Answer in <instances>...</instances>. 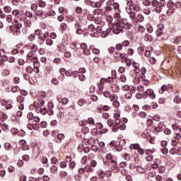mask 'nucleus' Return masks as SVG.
I'll return each mask as SVG.
<instances>
[{
  "instance_id": "nucleus-1",
  "label": "nucleus",
  "mask_w": 181,
  "mask_h": 181,
  "mask_svg": "<svg viewBox=\"0 0 181 181\" xmlns=\"http://www.w3.org/2000/svg\"><path fill=\"white\" fill-rule=\"evenodd\" d=\"M114 157L112 154L108 153L105 155V158L103 159V163L105 166H110L112 160H114Z\"/></svg>"
},
{
  "instance_id": "nucleus-2",
  "label": "nucleus",
  "mask_w": 181,
  "mask_h": 181,
  "mask_svg": "<svg viewBox=\"0 0 181 181\" xmlns=\"http://www.w3.org/2000/svg\"><path fill=\"white\" fill-rule=\"evenodd\" d=\"M124 30L121 25V21H117L115 23V28L113 29V33L115 35H119Z\"/></svg>"
},
{
  "instance_id": "nucleus-3",
  "label": "nucleus",
  "mask_w": 181,
  "mask_h": 181,
  "mask_svg": "<svg viewBox=\"0 0 181 181\" xmlns=\"http://www.w3.org/2000/svg\"><path fill=\"white\" fill-rule=\"evenodd\" d=\"M144 97L145 98H151V100H155L156 98V95L155 94V92H153V89H146V90L144 92Z\"/></svg>"
},
{
  "instance_id": "nucleus-4",
  "label": "nucleus",
  "mask_w": 181,
  "mask_h": 181,
  "mask_svg": "<svg viewBox=\"0 0 181 181\" xmlns=\"http://www.w3.org/2000/svg\"><path fill=\"white\" fill-rule=\"evenodd\" d=\"M110 165L111 166V170H112V172H115V173H117V172H119V167L118 166V163L115 160H112Z\"/></svg>"
},
{
  "instance_id": "nucleus-5",
  "label": "nucleus",
  "mask_w": 181,
  "mask_h": 181,
  "mask_svg": "<svg viewBox=\"0 0 181 181\" xmlns=\"http://www.w3.org/2000/svg\"><path fill=\"white\" fill-rule=\"evenodd\" d=\"M170 155L181 156V147H173L169 151Z\"/></svg>"
},
{
  "instance_id": "nucleus-6",
  "label": "nucleus",
  "mask_w": 181,
  "mask_h": 181,
  "mask_svg": "<svg viewBox=\"0 0 181 181\" xmlns=\"http://www.w3.org/2000/svg\"><path fill=\"white\" fill-rule=\"evenodd\" d=\"M160 7L159 1L158 0H153L151 1V10L153 12H156L158 13V9Z\"/></svg>"
},
{
  "instance_id": "nucleus-7",
  "label": "nucleus",
  "mask_w": 181,
  "mask_h": 181,
  "mask_svg": "<svg viewBox=\"0 0 181 181\" xmlns=\"http://www.w3.org/2000/svg\"><path fill=\"white\" fill-rule=\"evenodd\" d=\"M168 1L166 0H160V2H158L160 7L157 9V13H160L162 12V8L167 5Z\"/></svg>"
},
{
  "instance_id": "nucleus-8",
  "label": "nucleus",
  "mask_w": 181,
  "mask_h": 181,
  "mask_svg": "<svg viewBox=\"0 0 181 181\" xmlns=\"http://www.w3.org/2000/svg\"><path fill=\"white\" fill-rule=\"evenodd\" d=\"M121 25L122 29H126L127 30H129L131 29V28H132V25L130 23H124V22H121Z\"/></svg>"
},
{
  "instance_id": "nucleus-9",
  "label": "nucleus",
  "mask_w": 181,
  "mask_h": 181,
  "mask_svg": "<svg viewBox=\"0 0 181 181\" xmlns=\"http://www.w3.org/2000/svg\"><path fill=\"white\" fill-rule=\"evenodd\" d=\"M112 6L116 12V13H121V9H119V4L113 1Z\"/></svg>"
},
{
  "instance_id": "nucleus-10",
  "label": "nucleus",
  "mask_w": 181,
  "mask_h": 181,
  "mask_svg": "<svg viewBox=\"0 0 181 181\" xmlns=\"http://www.w3.org/2000/svg\"><path fill=\"white\" fill-rule=\"evenodd\" d=\"M167 8H169L170 9H173V11H175V2L172 0L167 1Z\"/></svg>"
},
{
  "instance_id": "nucleus-11",
  "label": "nucleus",
  "mask_w": 181,
  "mask_h": 181,
  "mask_svg": "<svg viewBox=\"0 0 181 181\" xmlns=\"http://www.w3.org/2000/svg\"><path fill=\"white\" fill-rule=\"evenodd\" d=\"M114 118L115 119V124L119 125L121 124V115L118 113L114 115Z\"/></svg>"
},
{
  "instance_id": "nucleus-12",
  "label": "nucleus",
  "mask_w": 181,
  "mask_h": 181,
  "mask_svg": "<svg viewBox=\"0 0 181 181\" xmlns=\"http://www.w3.org/2000/svg\"><path fill=\"white\" fill-rule=\"evenodd\" d=\"M111 88H112V90L113 91V93L119 92V86H118V84H116V83L112 84Z\"/></svg>"
},
{
  "instance_id": "nucleus-13",
  "label": "nucleus",
  "mask_w": 181,
  "mask_h": 181,
  "mask_svg": "<svg viewBox=\"0 0 181 181\" xmlns=\"http://www.w3.org/2000/svg\"><path fill=\"white\" fill-rule=\"evenodd\" d=\"M98 179H100L101 180H103V179H105V172H104V170H99L98 171Z\"/></svg>"
},
{
  "instance_id": "nucleus-14",
  "label": "nucleus",
  "mask_w": 181,
  "mask_h": 181,
  "mask_svg": "<svg viewBox=\"0 0 181 181\" xmlns=\"http://www.w3.org/2000/svg\"><path fill=\"white\" fill-rule=\"evenodd\" d=\"M66 69L64 68H61L59 69V73L62 75V77H59V80H61V81H63V80H64V74H66Z\"/></svg>"
},
{
  "instance_id": "nucleus-15",
  "label": "nucleus",
  "mask_w": 181,
  "mask_h": 181,
  "mask_svg": "<svg viewBox=\"0 0 181 181\" xmlns=\"http://www.w3.org/2000/svg\"><path fill=\"white\" fill-rule=\"evenodd\" d=\"M144 39L146 42H152V40H153V37L152 36V35L146 33L144 35Z\"/></svg>"
},
{
  "instance_id": "nucleus-16",
  "label": "nucleus",
  "mask_w": 181,
  "mask_h": 181,
  "mask_svg": "<svg viewBox=\"0 0 181 181\" xmlns=\"http://www.w3.org/2000/svg\"><path fill=\"white\" fill-rule=\"evenodd\" d=\"M133 66L134 67V73L138 74L141 72V69H139V64L134 62L133 64Z\"/></svg>"
},
{
  "instance_id": "nucleus-17",
  "label": "nucleus",
  "mask_w": 181,
  "mask_h": 181,
  "mask_svg": "<svg viewBox=\"0 0 181 181\" xmlns=\"http://www.w3.org/2000/svg\"><path fill=\"white\" fill-rule=\"evenodd\" d=\"M155 131L157 132H162V131H163V124L162 122L158 123V126L155 127Z\"/></svg>"
},
{
  "instance_id": "nucleus-18",
  "label": "nucleus",
  "mask_w": 181,
  "mask_h": 181,
  "mask_svg": "<svg viewBox=\"0 0 181 181\" xmlns=\"http://www.w3.org/2000/svg\"><path fill=\"white\" fill-rule=\"evenodd\" d=\"M113 56L117 62H121V52L117 51Z\"/></svg>"
},
{
  "instance_id": "nucleus-19",
  "label": "nucleus",
  "mask_w": 181,
  "mask_h": 181,
  "mask_svg": "<svg viewBox=\"0 0 181 181\" xmlns=\"http://www.w3.org/2000/svg\"><path fill=\"white\" fill-rule=\"evenodd\" d=\"M156 35L159 37L160 36H162L163 35V25H162V28H158L156 32Z\"/></svg>"
},
{
  "instance_id": "nucleus-20",
  "label": "nucleus",
  "mask_w": 181,
  "mask_h": 181,
  "mask_svg": "<svg viewBox=\"0 0 181 181\" xmlns=\"http://www.w3.org/2000/svg\"><path fill=\"white\" fill-rule=\"evenodd\" d=\"M128 14L129 15L130 19H132L133 21L136 19V13L134 11H129Z\"/></svg>"
},
{
  "instance_id": "nucleus-21",
  "label": "nucleus",
  "mask_w": 181,
  "mask_h": 181,
  "mask_svg": "<svg viewBox=\"0 0 181 181\" xmlns=\"http://www.w3.org/2000/svg\"><path fill=\"white\" fill-rule=\"evenodd\" d=\"M11 30H13V35H16L18 36V35H21V30L19 28H16V27H13Z\"/></svg>"
},
{
  "instance_id": "nucleus-22",
  "label": "nucleus",
  "mask_w": 181,
  "mask_h": 181,
  "mask_svg": "<svg viewBox=\"0 0 181 181\" xmlns=\"http://www.w3.org/2000/svg\"><path fill=\"white\" fill-rule=\"evenodd\" d=\"M85 170H86L88 173H93V172H94V169L93 168V167H91V165H86L85 167Z\"/></svg>"
},
{
  "instance_id": "nucleus-23",
  "label": "nucleus",
  "mask_w": 181,
  "mask_h": 181,
  "mask_svg": "<svg viewBox=\"0 0 181 181\" xmlns=\"http://www.w3.org/2000/svg\"><path fill=\"white\" fill-rule=\"evenodd\" d=\"M110 99L112 101V103H115V101H118V96L115 94H112Z\"/></svg>"
},
{
  "instance_id": "nucleus-24",
  "label": "nucleus",
  "mask_w": 181,
  "mask_h": 181,
  "mask_svg": "<svg viewBox=\"0 0 181 181\" xmlns=\"http://www.w3.org/2000/svg\"><path fill=\"white\" fill-rule=\"evenodd\" d=\"M98 89L97 90L98 94H103V89L104 88V86L103 84L98 85Z\"/></svg>"
},
{
  "instance_id": "nucleus-25",
  "label": "nucleus",
  "mask_w": 181,
  "mask_h": 181,
  "mask_svg": "<svg viewBox=\"0 0 181 181\" xmlns=\"http://www.w3.org/2000/svg\"><path fill=\"white\" fill-rule=\"evenodd\" d=\"M87 104V101H86V100H84L83 98L80 99L78 101V105H79L80 107H83V105Z\"/></svg>"
},
{
  "instance_id": "nucleus-26",
  "label": "nucleus",
  "mask_w": 181,
  "mask_h": 181,
  "mask_svg": "<svg viewBox=\"0 0 181 181\" xmlns=\"http://www.w3.org/2000/svg\"><path fill=\"white\" fill-rule=\"evenodd\" d=\"M164 91H168V85H163L159 93H160V94H163Z\"/></svg>"
},
{
  "instance_id": "nucleus-27",
  "label": "nucleus",
  "mask_w": 181,
  "mask_h": 181,
  "mask_svg": "<svg viewBox=\"0 0 181 181\" xmlns=\"http://www.w3.org/2000/svg\"><path fill=\"white\" fill-rule=\"evenodd\" d=\"M127 6H130L134 8V5L136 4L135 2H134L132 0H127L126 2Z\"/></svg>"
},
{
  "instance_id": "nucleus-28",
  "label": "nucleus",
  "mask_w": 181,
  "mask_h": 181,
  "mask_svg": "<svg viewBox=\"0 0 181 181\" xmlns=\"http://www.w3.org/2000/svg\"><path fill=\"white\" fill-rule=\"evenodd\" d=\"M132 9L135 12H139V11H141V6H139V4H136L134 6L132 7Z\"/></svg>"
},
{
  "instance_id": "nucleus-29",
  "label": "nucleus",
  "mask_w": 181,
  "mask_h": 181,
  "mask_svg": "<svg viewBox=\"0 0 181 181\" xmlns=\"http://www.w3.org/2000/svg\"><path fill=\"white\" fill-rule=\"evenodd\" d=\"M0 128H2L4 131H8V129H9V126L6 124L0 123Z\"/></svg>"
},
{
  "instance_id": "nucleus-30",
  "label": "nucleus",
  "mask_w": 181,
  "mask_h": 181,
  "mask_svg": "<svg viewBox=\"0 0 181 181\" xmlns=\"http://www.w3.org/2000/svg\"><path fill=\"white\" fill-rule=\"evenodd\" d=\"M0 119L2 122H4V121H6L8 119V115H6V114L3 113L1 116H0Z\"/></svg>"
},
{
  "instance_id": "nucleus-31",
  "label": "nucleus",
  "mask_w": 181,
  "mask_h": 181,
  "mask_svg": "<svg viewBox=\"0 0 181 181\" xmlns=\"http://www.w3.org/2000/svg\"><path fill=\"white\" fill-rule=\"evenodd\" d=\"M136 98L138 99V100H141V98H145V93L144 92L143 93H136Z\"/></svg>"
},
{
  "instance_id": "nucleus-32",
  "label": "nucleus",
  "mask_w": 181,
  "mask_h": 181,
  "mask_svg": "<svg viewBox=\"0 0 181 181\" xmlns=\"http://www.w3.org/2000/svg\"><path fill=\"white\" fill-rule=\"evenodd\" d=\"M141 147L139 146V144H132L130 146V149H136V150H139Z\"/></svg>"
},
{
  "instance_id": "nucleus-33",
  "label": "nucleus",
  "mask_w": 181,
  "mask_h": 181,
  "mask_svg": "<svg viewBox=\"0 0 181 181\" xmlns=\"http://www.w3.org/2000/svg\"><path fill=\"white\" fill-rule=\"evenodd\" d=\"M37 105L40 107H43L45 105V100L39 99L37 102Z\"/></svg>"
},
{
  "instance_id": "nucleus-34",
  "label": "nucleus",
  "mask_w": 181,
  "mask_h": 181,
  "mask_svg": "<svg viewBox=\"0 0 181 181\" xmlns=\"http://www.w3.org/2000/svg\"><path fill=\"white\" fill-rule=\"evenodd\" d=\"M4 147L6 151H11V149H12V145L9 143H5Z\"/></svg>"
},
{
  "instance_id": "nucleus-35",
  "label": "nucleus",
  "mask_w": 181,
  "mask_h": 181,
  "mask_svg": "<svg viewBox=\"0 0 181 181\" xmlns=\"http://www.w3.org/2000/svg\"><path fill=\"white\" fill-rule=\"evenodd\" d=\"M4 12H6V13H11V11H12V8H11V6H6L4 8Z\"/></svg>"
},
{
  "instance_id": "nucleus-36",
  "label": "nucleus",
  "mask_w": 181,
  "mask_h": 181,
  "mask_svg": "<svg viewBox=\"0 0 181 181\" xmlns=\"http://www.w3.org/2000/svg\"><path fill=\"white\" fill-rule=\"evenodd\" d=\"M103 95L106 98H110V97L112 95V94H111V93L110 91L107 90L103 93Z\"/></svg>"
},
{
  "instance_id": "nucleus-37",
  "label": "nucleus",
  "mask_w": 181,
  "mask_h": 181,
  "mask_svg": "<svg viewBox=\"0 0 181 181\" xmlns=\"http://www.w3.org/2000/svg\"><path fill=\"white\" fill-rule=\"evenodd\" d=\"M13 28L21 30L22 28V23H18V24H16V25L10 27L11 29H13Z\"/></svg>"
},
{
  "instance_id": "nucleus-38",
  "label": "nucleus",
  "mask_w": 181,
  "mask_h": 181,
  "mask_svg": "<svg viewBox=\"0 0 181 181\" xmlns=\"http://www.w3.org/2000/svg\"><path fill=\"white\" fill-rule=\"evenodd\" d=\"M35 15H36L37 16H40V18H42V16H43V11L42 10H37L35 13Z\"/></svg>"
},
{
  "instance_id": "nucleus-39",
  "label": "nucleus",
  "mask_w": 181,
  "mask_h": 181,
  "mask_svg": "<svg viewBox=\"0 0 181 181\" xmlns=\"http://www.w3.org/2000/svg\"><path fill=\"white\" fill-rule=\"evenodd\" d=\"M50 172L52 173H57V166L56 165H52L51 168H50Z\"/></svg>"
},
{
  "instance_id": "nucleus-40",
  "label": "nucleus",
  "mask_w": 181,
  "mask_h": 181,
  "mask_svg": "<svg viewBox=\"0 0 181 181\" xmlns=\"http://www.w3.org/2000/svg\"><path fill=\"white\" fill-rule=\"evenodd\" d=\"M136 19L139 21V22H144L145 18L142 16V14H138Z\"/></svg>"
},
{
  "instance_id": "nucleus-41",
  "label": "nucleus",
  "mask_w": 181,
  "mask_h": 181,
  "mask_svg": "<svg viewBox=\"0 0 181 181\" xmlns=\"http://www.w3.org/2000/svg\"><path fill=\"white\" fill-rule=\"evenodd\" d=\"M156 163L151 165V169H158L159 168V164H158V159L155 160Z\"/></svg>"
},
{
  "instance_id": "nucleus-42",
  "label": "nucleus",
  "mask_w": 181,
  "mask_h": 181,
  "mask_svg": "<svg viewBox=\"0 0 181 181\" xmlns=\"http://www.w3.org/2000/svg\"><path fill=\"white\" fill-rule=\"evenodd\" d=\"M123 158L125 160L128 161L131 159V154L126 153L123 155Z\"/></svg>"
},
{
  "instance_id": "nucleus-43",
  "label": "nucleus",
  "mask_w": 181,
  "mask_h": 181,
  "mask_svg": "<svg viewBox=\"0 0 181 181\" xmlns=\"http://www.w3.org/2000/svg\"><path fill=\"white\" fill-rule=\"evenodd\" d=\"M146 125L148 127H152V125H153V120H152V119H148L146 122Z\"/></svg>"
},
{
  "instance_id": "nucleus-44",
  "label": "nucleus",
  "mask_w": 181,
  "mask_h": 181,
  "mask_svg": "<svg viewBox=\"0 0 181 181\" xmlns=\"http://www.w3.org/2000/svg\"><path fill=\"white\" fill-rule=\"evenodd\" d=\"M24 25L26 26V28H30V26H32V22H30L29 20H25L24 21Z\"/></svg>"
},
{
  "instance_id": "nucleus-45",
  "label": "nucleus",
  "mask_w": 181,
  "mask_h": 181,
  "mask_svg": "<svg viewBox=\"0 0 181 181\" xmlns=\"http://www.w3.org/2000/svg\"><path fill=\"white\" fill-rule=\"evenodd\" d=\"M30 9L31 11H33V12H36L37 11V4H32Z\"/></svg>"
},
{
  "instance_id": "nucleus-46",
  "label": "nucleus",
  "mask_w": 181,
  "mask_h": 181,
  "mask_svg": "<svg viewBox=\"0 0 181 181\" xmlns=\"http://www.w3.org/2000/svg\"><path fill=\"white\" fill-rule=\"evenodd\" d=\"M119 124H117L115 123V124L112 127V132H118V129H119V127L118 126Z\"/></svg>"
},
{
  "instance_id": "nucleus-47",
  "label": "nucleus",
  "mask_w": 181,
  "mask_h": 181,
  "mask_svg": "<svg viewBox=\"0 0 181 181\" xmlns=\"http://www.w3.org/2000/svg\"><path fill=\"white\" fill-rule=\"evenodd\" d=\"M120 173L121 175H122V176H127V173H128V170L125 169V168H122L120 170Z\"/></svg>"
},
{
  "instance_id": "nucleus-48",
  "label": "nucleus",
  "mask_w": 181,
  "mask_h": 181,
  "mask_svg": "<svg viewBox=\"0 0 181 181\" xmlns=\"http://www.w3.org/2000/svg\"><path fill=\"white\" fill-rule=\"evenodd\" d=\"M151 4H152V2H151V1L149 0H145L143 2V5H144V6H151Z\"/></svg>"
},
{
  "instance_id": "nucleus-49",
  "label": "nucleus",
  "mask_w": 181,
  "mask_h": 181,
  "mask_svg": "<svg viewBox=\"0 0 181 181\" xmlns=\"http://www.w3.org/2000/svg\"><path fill=\"white\" fill-rule=\"evenodd\" d=\"M111 77L114 79L117 78V71L114 69L111 71Z\"/></svg>"
},
{
  "instance_id": "nucleus-50",
  "label": "nucleus",
  "mask_w": 181,
  "mask_h": 181,
  "mask_svg": "<svg viewBox=\"0 0 181 181\" xmlns=\"http://www.w3.org/2000/svg\"><path fill=\"white\" fill-rule=\"evenodd\" d=\"M180 96H175V98H174V103H176V104H180Z\"/></svg>"
},
{
  "instance_id": "nucleus-51",
  "label": "nucleus",
  "mask_w": 181,
  "mask_h": 181,
  "mask_svg": "<svg viewBox=\"0 0 181 181\" xmlns=\"http://www.w3.org/2000/svg\"><path fill=\"white\" fill-rule=\"evenodd\" d=\"M43 33L42 32V30L40 29H37V30H35V35H36V36H40V35H42Z\"/></svg>"
},
{
  "instance_id": "nucleus-52",
  "label": "nucleus",
  "mask_w": 181,
  "mask_h": 181,
  "mask_svg": "<svg viewBox=\"0 0 181 181\" xmlns=\"http://www.w3.org/2000/svg\"><path fill=\"white\" fill-rule=\"evenodd\" d=\"M17 101H18V103H23V102L25 101V98H23V97L19 95V96H18V98H17Z\"/></svg>"
},
{
  "instance_id": "nucleus-53",
  "label": "nucleus",
  "mask_w": 181,
  "mask_h": 181,
  "mask_svg": "<svg viewBox=\"0 0 181 181\" xmlns=\"http://www.w3.org/2000/svg\"><path fill=\"white\" fill-rule=\"evenodd\" d=\"M60 28L62 30H66V29H67V24H66L65 23H62L60 25Z\"/></svg>"
},
{
  "instance_id": "nucleus-54",
  "label": "nucleus",
  "mask_w": 181,
  "mask_h": 181,
  "mask_svg": "<svg viewBox=\"0 0 181 181\" xmlns=\"http://www.w3.org/2000/svg\"><path fill=\"white\" fill-rule=\"evenodd\" d=\"M90 99L92 100V101L97 102V101H98V96H97V95H95L94 94L91 95Z\"/></svg>"
},
{
  "instance_id": "nucleus-55",
  "label": "nucleus",
  "mask_w": 181,
  "mask_h": 181,
  "mask_svg": "<svg viewBox=\"0 0 181 181\" xmlns=\"http://www.w3.org/2000/svg\"><path fill=\"white\" fill-rule=\"evenodd\" d=\"M119 168H122V169H124V168H127V162L123 161L122 163H119Z\"/></svg>"
},
{
  "instance_id": "nucleus-56",
  "label": "nucleus",
  "mask_w": 181,
  "mask_h": 181,
  "mask_svg": "<svg viewBox=\"0 0 181 181\" xmlns=\"http://www.w3.org/2000/svg\"><path fill=\"white\" fill-rule=\"evenodd\" d=\"M69 168L71 169H74V168H76V161H70Z\"/></svg>"
},
{
  "instance_id": "nucleus-57",
  "label": "nucleus",
  "mask_w": 181,
  "mask_h": 181,
  "mask_svg": "<svg viewBox=\"0 0 181 181\" xmlns=\"http://www.w3.org/2000/svg\"><path fill=\"white\" fill-rule=\"evenodd\" d=\"M97 161L95 160H93L92 161H90V165L91 166V168H95V166H97Z\"/></svg>"
},
{
  "instance_id": "nucleus-58",
  "label": "nucleus",
  "mask_w": 181,
  "mask_h": 181,
  "mask_svg": "<svg viewBox=\"0 0 181 181\" xmlns=\"http://www.w3.org/2000/svg\"><path fill=\"white\" fill-rule=\"evenodd\" d=\"M130 44L129 40H124L122 43V46H123L124 47H128V45Z\"/></svg>"
},
{
  "instance_id": "nucleus-59",
  "label": "nucleus",
  "mask_w": 181,
  "mask_h": 181,
  "mask_svg": "<svg viewBox=\"0 0 181 181\" xmlns=\"http://www.w3.org/2000/svg\"><path fill=\"white\" fill-rule=\"evenodd\" d=\"M158 172L159 173H163V172H165V166L160 165L158 167Z\"/></svg>"
},
{
  "instance_id": "nucleus-60",
  "label": "nucleus",
  "mask_w": 181,
  "mask_h": 181,
  "mask_svg": "<svg viewBox=\"0 0 181 181\" xmlns=\"http://www.w3.org/2000/svg\"><path fill=\"white\" fill-rule=\"evenodd\" d=\"M139 117L140 118H145L146 117V112H140L139 113Z\"/></svg>"
},
{
  "instance_id": "nucleus-61",
  "label": "nucleus",
  "mask_w": 181,
  "mask_h": 181,
  "mask_svg": "<svg viewBox=\"0 0 181 181\" xmlns=\"http://www.w3.org/2000/svg\"><path fill=\"white\" fill-rule=\"evenodd\" d=\"M147 162H152L153 160V156H148L146 158Z\"/></svg>"
},
{
  "instance_id": "nucleus-62",
  "label": "nucleus",
  "mask_w": 181,
  "mask_h": 181,
  "mask_svg": "<svg viewBox=\"0 0 181 181\" xmlns=\"http://www.w3.org/2000/svg\"><path fill=\"white\" fill-rule=\"evenodd\" d=\"M93 53L94 54H100V49H98V48H93V50H92Z\"/></svg>"
},
{
  "instance_id": "nucleus-63",
  "label": "nucleus",
  "mask_w": 181,
  "mask_h": 181,
  "mask_svg": "<svg viewBox=\"0 0 181 181\" xmlns=\"http://www.w3.org/2000/svg\"><path fill=\"white\" fill-rule=\"evenodd\" d=\"M107 124L110 126V127H114V120L113 119H108L107 120Z\"/></svg>"
},
{
  "instance_id": "nucleus-64",
  "label": "nucleus",
  "mask_w": 181,
  "mask_h": 181,
  "mask_svg": "<svg viewBox=\"0 0 181 181\" xmlns=\"http://www.w3.org/2000/svg\"><path fill=\"white\" fill-rule=\"evenodd\" d=\"M179 42H181V37L180 36H177L174 41V43H175V45L179 44Z\"/></svg>"
}]
</instances>
